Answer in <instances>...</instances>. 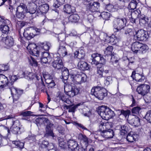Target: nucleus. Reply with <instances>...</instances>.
I'll list each match as a JSON object with an SVG mask.
<instances>
[{"label":"nucleus","mask_w":151,"mask_h":151,"mask_svg":"<svg viewBox=\"0 0 151 151\" xmlns=\"http://www.w3.org/2000/svg\"><path fill=\"white\" fill-rule=\"evenodd\" d=\"M17 75L12 76L10 79L11 82L8 83V86L11 92V95L13 98V102H14L17 101L19 99L20 96L23 93V90H20L12 86L14 82L18 79Z\"/></svg>","instance_id":"1"},{"label":"nucleus","mask_w":151,"mask_h":151,"mask_svg":"<svg viewBox=\"0 0 151 151\" xmlns=\"http://www.w3.org/2000/svg\"><path fill=\"white\" fill-rule=\"evenodd\" d=\"M97 111L102 118L106 120H108L115 116L114 111L105 106H99L97 108Z\"/></svg>","instance_id":"2"},{"label":"nucleus","mask_w":151,"mask_h":151,"mask_svg":"<svg viewBox=\"0 0 151 151\" xmlns=\"http://www.w3.org/2000/svg\"><path fill=\"white\" fill-rule=\"evenodd\" d=\"M91 94L99 100H102L107 95L108 93L105 88L97 86L92 88Z\"/></svg>","instance_id":"3"},{"label":"nucleus","mask_w":151,"mask_h":151,"mask_svg":"<svg viewBox=\"0 0 151 151\" xmlns=\"http://www.w3.org/2000/svg\"><path fill=\"white\" fill-rule=\"evenodd\" d=\"M127 20L125 18H115L113 22L114 31L115 35L119 34L121 30L125 27Z\"/></svg>","instance_id":"4"},{"label":"nucleus","mask_w":151,"mask_h":151,"mask_svg":"<svg viewBox=\"0 0 151 151\" xmlns=\"http://www.w3.org/2000/svg\"><path fill=\"white\" fill-rule=\"evenodd\" d=\"M131 49L132 51L135 53L139 52L144 54L147 52L148 47L145 44L136 41L132 44Z\"/></svg>","instance_id":"5"},{"label":"nucleus","mask_w":151,"mask_h":151,"mask_svg":"<svg viewBox=\"0 0 151 151\" xmlns=\"http://www.w3.org/2000/svg\"><path fill=\"white\" fill-rule=\"evenodd\" d=\"M27 7L26 5L20 3L17 8L16 15V17L22 20L26 17L28 12Z\"/></svg>","instance_id":"6"},{"label":"nucleus","mask_w":151,"mask_h":151,"mask_svg":"<svg viewBox=\"0 0 151 151\" xmlns=\"http://www.w3.org/2000/svg\"><path fill=\"white\" fill-rule=\"evenodd\" d=\"M148 37L147 32L143 29H140L135 32L134 39L137 41H145Z\"/></svg>","instance_id":"7"},{"label":"nucleus","mask_w":151,"mask_h":151,"mask_svg":"<svg viewBox=\"0 0 151 151\" xmlns=\"http://www.w3.org/2000/svg\"><path fill=\"white\" fill-rule=\"evenodd\" d=\"M92 64L97 65L99 63L102 64H104L106 62V60L101 54L97 53L92 54L91 55Z\"/></svg>","instance_id":"8"},{"label":"nucleus","mask_w":151,"mask_h":151,"mask_svg":"<svg viewBox=\"0 0 151 151\" xmlns=\"http://www.w3.org/2000/svg\"><path fill=\"white\" fill-rule=\"evenodd\" d=\"M73 81L77 84H81L86 81V76L84 73L78 72L76 74H74L72 75Z\"/></svg>","instance_id":"9"},{"label":"nucleus","mask_w":151,"mask_h":151,"mask_svg":"<svg viewBox=\"0 0 151 151\" xmlns=\"http://www.w3.org/2000/svg\"><path fill=\"white\" fill-rule=\"evenodd\" d=\"M150 86L146 84L139 85L136 89L138 93L143 96L147 94L150 92Z\"/></svg>","instance_id":"10"},{"label":"nucleus","mask_w":151,"mask_h":151,"mask_svg":"<svg viewBox=\"0 0 151 151\" xmlns=\"http://www.w3.org/2000/svg\"><path fill=\"white\" fill-rule=\"evenodd\" d=\"M52 66L56 70L58 73L64 67L63 63L60 57L57 56L54 58V60L52 63Z\"/></svg>","instance_id":"11"},{"label":"nucleus","mask_w":151,"mask_h":151,"mask_svg":"<svg viewBox=\"0 0 151 151\" xmlns=\"http://www.w3.org/2000/svg\"><path fill=\"white\" fill-rule=\"evenodd\" d=\"M136 136L135 134H128L126 137L127 140L128 142V143L129 144V146L134 149H136L138 147L137 143L135 142Z\"/></svg>","instance_id":"12"},{"label":"nucleus","mask_w":151,"mask_h":151,"mask_svg":"<svg viewBox=\"0 0 151 151\" xmlns=\"http://www.w3.org/2000/svg\"><path fill=\"white\" fill-rule=\"evenodd\" d=\"M86 11L93 12L97 11L100 6V4L98 2H94L93 3L89 2L86 4Z\"/></svg>","instance_id":"13"},{"label":"nucleus","mask_w":151,"mask_h":151,"mask_svg":"<svg viewBox=\"0 0 151 151\" xmlns=\"http://www.w3.org/2000/svg\"><path fill=\"white\" fill-rule=\"evenodd\" d=\"M10 21L6 19L4 21L2 24L0 25V30L3 34H7L9 31V28L8 24H10Z\"/></svg>","instance_id":"14"},{"label":"nucleus","mask_w":151,"mask_h":151,"mask_svg":"<svg viewBox=\"0 0 151 151\" xmlns=\"http://www.w3.org/2000/svg\"><path fill=\"white\" fill-rule=\"evenodd\" d=\"M78 138L83 141V142L81 145L82 150V151H86L87 147L88 146V138L86 136L82 134H80L79 135Z\"/></svg>","instance_id":"15"},{"label":"nucleus","mask_w":151,"mask_h":151,"mask_svg":"<svg viewBox=\"0 0 151 151\" xmlns=\"http://www.w3.org/2000/svg\"><path fill=\"white\" fill-rule=\"evenodd\" d=\"M65 45V43L63 42L60 44L57 52L60 57H63L67 54L68 52Z\"/></svg>","instance_id":"16"},{"label":"nucleus","mask_w":151,"mask_h":151,"mask_svg":"<svg viewBox=\"0 0 151 151\" xmlns=\"http://www.w3.org/2000/svg\"><path fill=\"white\" fill-rule=\"evenodd\" d=\"M61 73V75L60 76V78L62 80L63 82L66 83L67 82V80L68 78L69 73L68 69L64 67L59 72Z\"/></svg>","instance_id":"17"},{"label":"nucleus","mask_w":151,"mask_h":151,"mask_svg":"<svg viewBox=\"0 0 151 151\" xmlns=\"http://www.w3.org/2000/svg\"><path fill=\"white\" fill-rule=\"evenodd\" d=\"M53 124H50L47 126H46L45 128V132L44 137L47 138L49 137H52L53 138L55 136L53 131L52 127Z\"/></svg>","instance_id":"18"},{"label":"nucleus","mask_w":151,"mask_h":151,"mask_svg":"<svg viewBox=\"0 0 151 151\" xmlns=\"http://www.w3.org/2000/svg\"><path fill=\"white\" fill-rule=\"evenodd\" d=\"M131 77L133 79L138 82H142L145 79V77L143 73L140 75L139 73H136L134 71L132 72Z\"/></svg>","instance_id":"19"},{"label":"nucleus","mask_w":151,"mask_h":151,"mask_svg":"<svg viewBox=\"0 0 151 151\" xmlns=\"http://www.w3.org/2000/svg\"><path fill=\"white\" fill-rule=\"evenodd\" d=\"M68 145L72 150L78 151L79 149V146L77 142L73 140H69L68 141Z\"/></svg>","instance_id":"20"},{"label":"nucleus","mask_w":151,"mask_h":151,"mask_svg":"<svg viewBox=\"0 0 151 151\" xmlns=\"http://www.w3.org/2000/svg\"><path fill=\"white\" fill-rule=\"evenodd\" d=\"M8 80L7 78L4 75L0 74V87L2 88H7Z\"/></svg>","instance_id":"21"},{"label":"nucleus","mask_w":151,"mask_h":151,"mask_svg":"<svg viewBox=\"0 0 151 151\" xmlns=\"http://www.w3.org/2000/svg\"><path fill=\"white\" fill-rule=\"evenodd\" d=\"M101 135L106 138H111L114 136V133L113 130L109 129L103 130L101 132Z\"/></svg>","instance_id":"22"},{"label":"nucleus","mask_w":151,"mask_h":151,"mask_svg":"<svg viewBox=\"0 0 151 151\" xmlns=\"http://www.w3.org/2000/svg\"><path fill=\"white\" fill-rule=\"evenodd\" d=\"M1 40L5 43L7 46L9 47L12 46L14 44V39L10 36H7L6 37H2Z\"/></svg>","instance_id":"23"},{"label":"nucleus","mask_w":151,"mask_h":151,"mask_svg":"<svg viewBox=\"0 0 151 151\" xmlns=\"http://www.w3.org/2000/svg\"><path fill=\"white\" fill-rule=\"evenodd\" d=\"M80 91V88L76 86H72L70 91H66V94L70 97H73L77 95Z\"/></svg>","instance_id":"24"},{"label":"nucleus","mask_w":151,"mask_h":151,"mask_svg":"<svg viewBox=\"0 0 151 151\" xmlns=\"http://www.w3.org/2000/svg\"><path fill=\"white\" fill-rule=\"evenodd\" d=\"M104 35L106 37L105 39V42H108L112 45L116 44L118 42L117 36H116L115 35L111 36H108L106 34Z\"/></svg>","instance_id":"25"},{"label":"nucleus","mask_w":151,"mask_h":151,"mask_svg":"<svg viewBox=\"0 0 151 151\" xmlns=\"http://www.w3.org/2000/svg\"><path fill=\"white\" fill-rule=\"evenodd\" d=\"M37 35V34L34 33L32 31L30 28H29L28 30H25L23 33L24 37L28 40H30Z\"/></svg>","instance_id":"26"},{"label":"nucleus","mask_w":151,"mask_h":151,"mask_svg":"<svg viewBox=\"0 0 151 151\" xmlns=\"http://www.w3.org/2000/svg\"><path fill=\"white\" fill-rule=\"evenodd\" d=\"M23 76L28 80H31L34 79L35 78H37V76L33 73L25 71L22 73Z\"/></svg>","instance_id":"27"},{"label":"nucleus","mask_w":151,"mask_h":151,"mask_svg":"<svg viewBox=\"0 0 151 151\" xmlns=\"http://www.w3.org/2000/svg\"><path fill=\"white\" fill-rule=\"evenodd\" d=\"M63 9L65 12L69 14L74 13L76 11L75 7L68 4L64 6Z\"/></svg>","instance_id":"28"},{"label":"nucleus","mask_w":151,"mask_h":151,"mask_svg":"<svg viewBox=\"0 0 151 151\" xmlns=\"http://www.w3.org/2000/svg\"><path fill=\"white\" fill-rule=\"evenodd\" d=\"M129 123L135 127H138L140 125V119L137 116H133L129 121Z\"/></svg>","instance_id":"29"},{"label":"nucleus","mask_w":151,"mask_h":151,"mask_svg":"<svg viewBox=\"0 0 151 151\" xmlns=\"http://www.w3.org/2000/svg\"><path fill=\"white\" fill-rule=\"evenodd\" d=\"M120 129V134L122 136L126 135L129 132V125L127 124L121 126Z\"/></svg>","instance_id":"30"},{"label":"nucleus","mask_w":151,"mask_h":151,"mask_svg":"<svg viewBox=\"0 0 151 151\" xmlns=\"http://www.w3.org/2000/svg\"><path fill=\"white\" fill-rule=\"evenodd\" d=\"M78 68L81 70L84 71L89 69L88 64L86 62L83 61H80L78 65Z\"/></svg>","instance_id":"31"},{"label":"nucleus","mask_w":151,"mask_h":151,"mask_svg":"<svg viewBox=\"0 0 151 151\" xmlns=\"http://www.w3.org/2000/svg\"><path fill=\"white\" fill-rule=\"evenodd\" d=\"M49 9V6L47 4H43L39 7L37 12L39 13H45L48 11Z\"/></svg>","instance_id":"32"},{"label":"nucleus","mask_w":151,"mask_h":151,"mask_svg":"<svg viewBox=\"0 0 151 151\" xmlns=\"http://www.w3.org/2000/svg\"><path fill=\"white\" fill-rule=\"evenodd\" d=\"M85 55L84 51L81 49L77 50L74 52V57L80 60L83 59Z\"/></svg>","instance_id":"33"},{"label":"nucleus","mask_w":151,"mask_h":151,"mask_svg":"<svg viewBox=\"0 0 151 151\" xmlns=\"http://www.w3.org/2000/svg\"><path fill=\"white\" fill-rule=\"evenodd\" d=\"M84 102H81L74 105H68L66 106L67 109H68L69 112H71L74 113L76 109L80 106L83 104Z\"/></svg>","instance_id":"34"},{"label":"nucleus","mask_w":151,"mask_h":151,"mask_svg":"<svg viewBox=\"0 0 151 151\" xmlns=\"http://www.w3.org/2000/svg\"><path fill=\"white\" fill-rule=\"evenodd\" d=\"M139 2V0H131L128 6V8L133 11L136 8Z\"/></svg>","instance_id":"35"},{"label":"nucleus","mask_w":151,"mask_h":151,"mask_svg":"<svg viewBox=\"0 0 151 151\" xmlns=\"http://www.w3.org/2000/svg\"><path fill=\"white\" fill-rule=\"evenodd\" d=\"M80 17L78 14H74L70 15L68 19L69 22L75 23L78 21Z\"/></svg>","instance_id":"36"},{"label":"nucleus","mask_w":151,"mask_h":151,"mask_svg":"<svg viewBox=\"0 0 151 151\" xmlns=\"http://www.w3.org/2000/svg\"><path fill=\"white\" fill-rule=\"evenodd\" d=\"M115 110L118 111L119 115L120 116L122 115L125 117L126 119H127H127H128V116L131 113L130 111L129 110H124L117 109Z\"/></svg>","instance_id":"37"},{"label":"nucleus","mask_w":151,"mask_h":151,"mask_svg":"<svg viewBox=\"0 0 151 151\" xmlns=\"http://www.w3.org/2000/svg\"><path fill=\"white\" fill-rule=\"evenodd\" d=\"M139 18V23L141 25H145L148 24V19L147 17L145 15H141L140 16Z\"/></svg>","instance_id":"38"},{"label":"nucleus","mask_w":151,"mask_h":151,"mask_svg":"<svg viewBox=\"0 0 151 151\" xmlns=\"http://www.w3.org/2000/svg\"><path fill=\"white\" fill-rule=\"evenodd\" d=\"M39 46L45 50L48 51L51 46V45L49 42H44L40 43L39 44Z\"/></svg>","instance_id":"39"},{"label":"nucleus","mask_w":151,"mask_h":151,"mask_svg":"<svg viewBox=\"0 0 151 151\" xmlns=\"http://www.w3.org/2000/svg\"><path fill=\"white\" fill-rule=\"evenodd\" d=\"M113 47L111 46H108L104 51V53L106 56H109L112 55V53H114L113 52Z\"/></svg>","instance_id":"40"},{"label":"nucleus","mask_w":151,"mask_h":151,"mask_svg":"<svg viewBox=\"0 0 151 151\" xmlns=\"http://www.w3.org/2000/svg\"><path fill=\"white\" fill-rule=\"evenodd\" d=\"M58 92L59 93V96L63 101L68 104L71 103L70 100L68 98H66L64 94L61 93L60 92Z\"/></svg>","instance_id":"41"},{"label":"nucleus","mask_w":151,"mask_h":151,"mask_svg":"<svg viewBox=\"0 0 151 151\" xmlns=\"http://www.w3.org/2000/svg\"><path fill=\"white\" fill-rule=\"evenodd\" d=\"M37 7V5L35 4H32L29 9L27 8L28 12H27V13H29L30 14H34L36 11Z\"/></svg>","instance_id":"42"},{"label":"nucleus","mask_w":151,"mask_h":151,"mask_svg":"<svg viewBox=\"0 0 151 151\" xmlns=\"http://www.w3.org/2000/svg\"><path fill=\"white\" fill-rule=\"evenodd\" d=\"M124 34L128 38L132 36H134V31L131 28H127L125 29Z\"/></svg>","instance_id":"43"},{"label":"nucleus","mask_w":151,"mask_h":151,"mask_svg":"<svg viewBox=\"0 0 151 151\" xmlns=\"http://www.w3.org/2000/svg\"><path fill=\"white\" fill-rule=\"evenodd\" d=\"M131 16L132 17L137 18H139L140 16H141L140 14L141 11L139 9H137L136 10L132 12V11Z\"/></svg>","instance_id":"44"},{"label":"nucleus","mask_w":151,"mask_h":151,"mask_svg":"<svg viewBox=\"0 0 151 151\" xmlns=\"http://www.w3.org/2000/svg\"><path fill=\"white\" fill-rule=\"evenodd\" d=\"M54 2L53 6L56 8H58L61 5L64 4L65 0H54Z\"/></svg>","instance_id":"45"},{"label":"nucleus","mask_w":151,"mask_h":151,"mask_svg":"<svg viewBox=\"0 0 151 151\" xmlns=\"http://www.w3.org/2000/svg\"><path fill=\"white\" fill-rule=\"evenodd\" d=\"M110 16V14L106 12H103L101 13L99 16L101 17L104 19L108 20Z\"/></svg>","instance_id":"46"},{"label":"nucleus","mask_w":151,"mask_h":151,"mask_svg":"<svg viewBox=\"0 0 151 151\" xmlns=\"http://www.w3.org/2000/svg\"><path fill=\"white\" fill-rule=\"evenodd\" d=\"M10 129L11 131L14 134H20L21 133V131H20L21 128L20 127H12Z\"/></svg>","instance_id":"47"},{"label":"nucleus","mask_w":151,"mask_h":151,"mask_svg":"<svg viewBox=\"0 0 151 151\" xmlns=\"http://www.w3.org/2000/svg\"><path fill=\"white\" fill-rule=\"evenodd\" d=\"M13 143L17 147H18L20 149H22L24 147V143L21 142L19 141H13Z\"/></svg>","instance_id":"48"},{"label":"nucleus","mask_w":151,"mask_h":151,"mask_svg":"<svg viewBox=\"0 0 151 151\" xmlns=\"http://www.w3.org/2000/svg\"><path fill=\"white\" fill-rule=\"evenodd\" d=\"M44 117H38L36 118L34 122L36 123L37 126H40L43 124Z\"/></svg>","instance_id":"49"},{"label":"nucleus","mask_w":151,"mask_h":151,"mask_svg":"<svg viewBox=\"0 0 151 151\" xmlns=\"http://www.w3.org/2000/svg\"><path fill=\"white\" fill-rule=\"evenodd\" d=\"M99 37L96 35H94L93 37H91L89 42L92 44H94L96 42H99Z\"/></svg>","instance_id":"50"},{"label":"nucleus","mask_w":151,"mask_h":151,"mask_svg":"<svg viewBox=\"0 0 151 151\" xmlns=\"http://www.w3.org/2000/svg\"><path fill=\"white\" fill-rule=\"evenodd\" d=\"M29 52L31 54L38 57L39 55L40 51L37 50V47L34 48L32 51H30Z\"/></svg>","instance_id":"51"},{"label":"nucleus","mask_w":151,"mask_h":151,"mask_svg":"<svg viewBox=\"0 0 151 151\" xmlns=\"http://www.w3.org/2000/svg\"><path fill=\"white\" fill-rule=\"evenodd\" d=\"M29 60L30 63L32 66L35 67L37 66V62L34 58L32 56H30V58H29Z\"/></svg>","instance_id":"52"},{"label":"nucleus","mask_w":151,"mask_h":151,"mask_svg":"<svg viewBox=\"0 0 151 151\" xmlns=\"http://www.w3.org/2000/svg\"><path fill=\"white\" fill-rule=\"evenodd\" d=\"M145 117L149 122L151 123V109L147 112Z\"/></svg>","instance_id":"53"},{"label":"nucleus","mask_w":151,"mask_h":151,"mask_svg":"<svg viewBox=\"0 0 151 151\" xmlns=\"http://www.w3.org/2000/svg\"><path fill=\"white\" fill-rule=\"evenodd\" d=\"M58 40L60 41V43H65L64 41L65 39V34L61 33L58 35Z\"/></svg>","instance_id":"54"},{"label":"nucleus","mask_w":151,"mask_h":151,"mask_svg":"<svg viewBox=\"0 0 151 151\" xmlns=\"http://www.w3.org/2000/svg\"><path fill=\"white\" fill-rule=\"evenodd\" d=\"M97 73L98 74V76L100 78L103 77V73L104 71L103 68L101 67H97Z\"/></svg>","instance_id":"55"},{"label":"nucleus","mask_w":151,"mask_h":151,"mask_svg":"<svg viewBox=\"0 0 151 151\" xmlns=\"http://www.w3.org/2000/svg\"><path fill=\"white\" fill-rule=\"evenodd\" d=\"M144 97V99L146 103H150L151 102V94L149 93L145 95Z\"/></svg>","instance_id":"56"},{"label":"nucleus","mask_w":151,"mask_h":151,"mask_svg":"<svg viewBox=\"0 0 151 151\" xmlns=\"http://www.w3.org/2000/svg\"><path fill=\"white\" fill-rule=\"evenodd\" d=\"M51 145V144H49L47 141L45 140L42 142L41 145V147L42 148H45Z\"/></svg>","instance_id":"57"},{"label":"nucleus","mask_w":151,"mask_h":151,"mask_svg":"<svg viewBox=\"0 0 151 151\" xmlns=\"http://www.w3.org/2000/svg\"><path fill=\"white\" fill-rule=\"evenodd\" d=\"M37 47L36 45L34 43H30L27 47V49L29 50V52L32 51L34 48Z\"/></svg>","instance_id":"58"},{"label":"nucleus","mask_w":151,"mask_h":151,"mask_svg":"<svg viewBox=\"0 0 151 151\" xmlns=\"http://www.w3.org/2000/svg\"><path fill=\"white\" fill-rule=\"evenodd\" d=\"M140 108L138 106H136L133 108L132 109V112L133 114H137L139 113L140 110Z\"/></svg>","instance_id":"59"},{"label":"nucleus","mask_w":151,"mask_h":151,"mask_svg":"<svg viewBox=\"0 0 151 151\" xmlns=\"http://www.w3.org/2000/svg\"><path fill=\"white\" fill-rule=\"evenodd\" d=\"M32 113V112L30 111H26L22 112L21 114L23 116L26 117L31 115Z\"/></svg>","instance_id":"60"},{"label":"nucleus","mask_w":151,"mask_h":151,"mask_svg":"<svg viewBox=\"0 0 151 151\" xmlns=\"http://www.w3.org/2000/svg\"><path fill=\"white\" fill-rule=\"evenodd\" d=\"M36 136L33 134L29 135L28 137V139L30 141V142H35L36 141Z\"/></svg>","instance_id":"61"},{"label":"nucleus","mask_w":151,"mask_h":151,"mask_svg":"<svg viewBox=\"0 0 151 151\" xmlns=\"http://www.w3.org/2000/svg\"><path fill=\"white\" fill-rule=\"evenodd\" d=\"M106 124L101 122L99 123V129L101 131L103 132L104 130V128H106Z\"/></svg>","instance_id":"62"},{"label":"nucleus","mask_w":151,"mask_h":151,"mask_svg":"<svg viewBox=\"0 0 151 151\" xmlns=\"http://www.w3.org/2000/svg\"><path fill=\"white\" fill-rule=\"evenodd\" d=\"M20 125V122L19 121L17 120L15 121H12V127H20L19 126Z\"/></svg>","instance_id":"63"},{"label":"nucleus","mask_w":151,"mask_h":151,"mask_svg":"<svg viewBox=\"0 0 151 151\" xmlns=\"http://www.w3.org/2000/svg\"><path fill=\"white\" fill-rule=\"evenodd\" d=\"M42 92H46L47 93V88H46L44 82L42 81L41 83V85L40 86Z\"/></svg>","instance_id":"64"}]
</instances>
